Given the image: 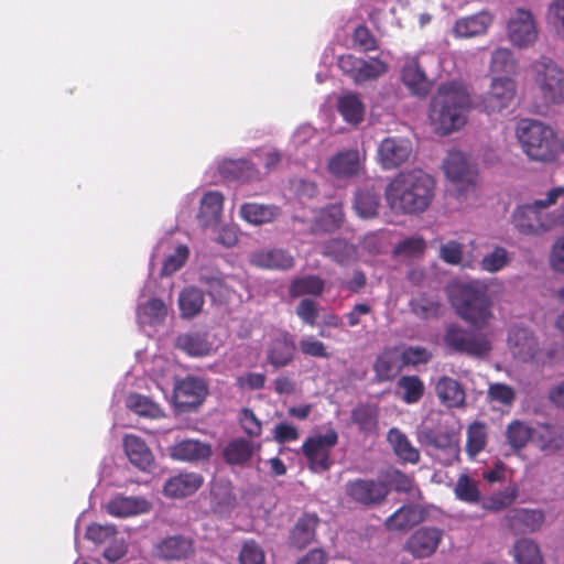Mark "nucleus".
Returning <instances> with one entry per match:
<instances>
[{
  "label": "nucleus",
  "instance_id": "f257e3e1",
  "mask_svg": "<svg viewBox=\"0 0 564 564\" xmlns=\"http://www.w3.org/2000/svg\"><path fill=\"white\" fill-rule=\"evenodd\" d=\"M435 192L434 178L422 170L401 172L388 184L387 203L403 214H420L429 208Z\"/></svg>",
  "mask_w": 564,
  "mask_h": 564
},
{
  "label": "nucleus",
  "instance_id": "f03ea898",
  "mask_svg": "<svg viewBox=\"0 0 564 564\" xmlns=\"http://www.w3.org/2000/svg\"><path fill=\"white\" fill-rule=\"evenodd\" d=\"M470 107V95L463 83H443L431 99L429 119L437 133L449 134L465 126Z\"/></svg>",
  "mask_w": 564,
  "mask_h": 564
},
{
  "label": "nucleus",
  "instance_id": "7ed1b4c3",
  "mask_svg": "<svg viewBox=\"0 0 564 564\" xmlns=\"http://www.w3.org/2000/svg\"><path fill=\"white\" fill-rule=\"evenodd\" d=\"M563 196L564 186H555L546 192L544 198L518 205L511 215L514 229L522 236L538 238L564 224L562 215L550 210Z\"/></svg>",
  "mask_w": 564,
  "mask_h": 564
},
{
  "label": "nucleus",
  "instance_id": "20e7f679",
  "mask_svg": "<svg viewBox=\"0 0 564 564\" xmlns=\"http://www.w3.org/2000/svg\"><path fill=\"white\" fill-rule=\"evenodd\" d=\"M451 303L456 314L475 329L487 327L494 318L492 300L488 286L481 281L458 285L451 296Z\"/></svg>",
  "mask_w": 564,
  "mask_h": 564
},
{
  "label": "nucleus",
  "instance_id": "39448f33",
  "mask_svg": "<svg viewBox=\"0 0 564 564\" xmlns=\"http://www.w3.org/2000/svg\"><path fill=\"white\" fill-rule=\"evenodd\" d=\"M516 134L523 153L531 161L550 163L556 160L558 142L550 126L535 119H522Z\"/></svg>",
  "mask_w": 564,
  "mask_h": 564
},
{
  "label": "nucleus",
  "instance_id": "423d86ee",
  "mask_svg": "<svg viewBox=\"0 0 564 564\" xmlns=\"http://www.w3.org/2000/svg\"><path fill=\"white\" fill-rule=\"evenodd\" d=\"M532 79L545 106L564 105V70L551 57L541 56L531 64Z\"/></svg>",
  "mask_w": 564,
  "mask_h": 564
},
{
  "label": "nucleus",
  "instance_id": "0eeeda50",
  "mask_svg": "<svg viewBox=\"0 0 564 564\" xmlns=\"http://www.w3.org/2000/svg\"><path fill=\"white\" fill-rule=\"evenodd\" d=\"M444 343L451 350L473 357L486 356L491 349L486 335L465 329L455 324L446 327Z\"/></svg>",
  "mask_w": 564,
  "mask_h": 564
},
{
  "label": "nucleus",
  "instance_id": "6e6552de",
  "mask_svg": "<svg viewBox=\"0 0 564 564\" xmlns=\"http://www.w3.org/2000/svg\"><path fill=\"white\" fill-rule=\"evenodd\" d=\"M337 443L338 433L333 427L325 434L310 436L304 441L302 452L313 473H325L330 468V453Z\"/></svg>",
  "mask_w": 564,
  "mask_h": 564
},
{
  "label": "nucleus",
  "instance_id": "1a4fd4ad",
  "mask_svg": "<svg viewBox=\"0 0 564 564\" xmlns=\"http://www.w3.org/2000/svg\"><path fill=\"white\" fill-rule=\"evenodd\" d=\"M517 84L508 77H494L489 89L480 97L478 108L490 115L507 109L516 97Z\"/></svg>",
  "mask_w": 564,
  "mask_h": 564
},
{
  "label": "nucleus",
  "instance_id": "9d476101",
  "mask_svg": "<svg viewBox=\"0 0 564 564\" xmlns=\"http://www.w3.org/2000/svg\"><path fill=\"white\" fill-rule=\"evenodd\" d=\"M346 496L364 507L381 505L389 495L388 486L379 480L357 478L346 482Z\"/></svg>",
  "mask_w": 564,
  "mask_h": 564
},
{
  "label": "nucleus",
  "instance_id": "9b49d317",
  "mask_svg": "<svg viewBox=\"0 0 564 564\" xmlns=\"http://www.w3.org/2000/svg\"><path fill=\"white\" fill-rule=\"evenodd\" d=\"M377 153L382 169L393 170L409 160L412 153V144L405 138L388 137L380 142Z\"/></svg>",
  "mask_w": 564,
  "mask_h": 564
},
{
  "label": "nucleus",
  "instance_id": "f8f14e48",
  "mask_svg": "<svg viewBox=\"0 0 564 564\" xmlns=\"http://www.w3.org/2000/svg\"><path fill=\"white\" fill-rule=\"evenodd\" d=\"M510 41L519 47H528L538 39V30L531 11L519 8L508 22Z\"/></svg>",
  "mask_w": 564,
  "mask_h": 564
},
{
  "label": "nucleus",
  "instance_id": "ddd939ff",
  "mask_svg": "<svg viewBox=\"0 0 564 564\" xmlns=\"http://www.w3.org/2000/svg\"><path fill=\"white\" fill-rule=\"evenodd\" d=\"M443 539V530L422 527L415 530L405 544V550L416 558L430 557L437 550Z\"/></svg>",
  "mask_w": 564,
  "mask_h": 564
},
{
  "label": "nucleus",
  "instance_id": "4468645a",
  "mask_svg": "<svg viewBox=\"0 0 564 564\" xmlns=\"http://www.w3.org/2000/svg\"><path fill=\"white\" fill-rule=\"evenodd\" d=\"M207 394L205 383L195 377H186L174 389L175 404L181 410H191L199 405Z\"/></svg>",
  "mask_w": 564,
  "mask_h": 564
},
{
  "label": "nucleus",
  "instance_id": "2eb2a0df",
  "mask_svg": "<svg viewBox=\"0 0 564 564\" xmlns=\"http://www.w3.org/2000/svg\"><path fill=\"white\" fill-rule=\"evenodd\" d=\"M296 346L293 337L283 332L273 337L267 348V361L275 369L289 366L295 357Z\"/></svg>",
  "mask_w": 564,
  "mask_h": 564
},
{
  "label": "nucleus",
  "instance_id": "dca6fc26",
  "mask_svg": "<svg viewBox=\"0 0 564 564\" xmlns=\"http://www.w3.org/2000/svg\"><path fill=\"white\" fill-rule=\"evenodd\" d=\"M533 445L546 456L564 451V427L556 424H541L534 429Z\"/></svg>",
  "mask_w": 564,
  "mask_h": 564
},
{
  "label": "nucleus",
  "instance_id": "f3484780",
  "mask_svg": "<svg viewBox=\"0 0 564 564\" xmlns=\"http://www.w3.org/2000/svg\"><path fill=\"white\" fill-rule=\"evenodd\" d=\"M174 460L196 463L207 460L212 456V446L206 442L194 438H183L169 448Z\"/></svg>",
  "mask_w": 564,
  "mask_h": 564
},
{
  "label": "nucleus",
  "instance_id": "a211bd4d",
  "mask_svg": "<svg viewBox=\"0 0 564 564\" xmlns=\"http://www.w3.org/2000/svg\"><path fill=\"white\" fill-rule=\"evenodd\" d=\"M155 555L163 560L181 561L194 554V542L184 535H172L161 540L154 547Z\"/></svg>",
  "mask_w": 564,
  "mask_h": 564
},
{
  "label": "nucleus",
  "instance_id": "6ab92c4d",
  "mask_svg": "<svg viewBox=\"0 0 564 564\" xmlns=\"http://www.w3.org/2000/svg\"><path fill=\"white\" fill-rule=\"evenodd\" d=\"M319 519L316 514L305 513L300 517L290 531L288 545L301 551L313 543L316 539V528Z\"/></svg>",
  "mask_w": 564,
  "mask_h": 564
},
{
  "label": "nucleus",
  "instance_id": "aec40b11",
  "mask_svg": "<svg viewBox=\"0 0 564 564\" xmlns=\"http://www.w3.org/2000/svg\"><path fill=\"white\" fill-rule=\"evenodd\" d=\"M401 79L411 94L420 98L426 97L432 88V82L416 58H410L403 64Z\"/></svg>",
  "mask_w": 564,
  "mask_h": 564
},
{
  "label": "nucleus",
  "instance_id": "412c9836",
  "mask_svg": "<svg viewBox=\"0 0 564 564\" xmlns=\"http://www.w3.org/2000/svg\"><path fill=\"white\" fill-rule=\"evenodd\" d=\"M203 482L204 477L198 473H180L165 481L163 494L174 499L185 498L195 494Z\"/></svg>",
  "mask_w": 564,
  "mask_h": 564
},
{
  "label": "nucleus",
  "instance_id": "4be33fe9",
  "mask_svg": "<svg viewBox=\"0 0 564 564\" xmlns=\"http://www.w3.org/2000/svg\"><path fill=\"white\" fill-rule=\"evenodd\" d=\"M492 15L488 11L459 18L455 21L452 33L456 39H468L482 35L492 23Z\"/></svg>",
  "mask_w": 564,
  "mask_h": 564
},
{
  "label": "nucleus",
  "instance_id": "5701e85b",
  "mask_svg": "<svg viewBox=\"0 0 564 564\" xmlns=\"http://www.w3.org/2000/svg\"><path fill=\"white\" fill-rule=\"evenodd\" d=\"M506 523L514 533L534 532L544 522V513L540 510L516 508L505 517Z\"/></svg>",
  "mask_w": 564,
  "mask_h": 564
},
{
  "label": "nucleus",
  "instance_id": "b1692460",
  "mask_svg": "<svg viewBox=\"0 0 564 564\" xmlns=\"http://www.w3.org/2000/svg\"><path fill=\"white\" fill-rule=\"evenodd\" d=\"M508 343L512 354L521 361L532 360L536 355L538 341L527 328L512 327L508 334Z\"/></svg>",
  "mask_w": 564,
  "mask_h": 564
},
{
  "label": "nucleus",
  "instance_id": "393cba45",
  "mask_svg": "<svg viewBox=\"0 0 564 564\" xmlns=\"http://www.w3.org/2000/svg\"><path fill=\"white\" fill-rule=\"evenodd\" d=\"M253 267L270 270H289L294 267V258L283 249L258 250L250 256Z\"/></svg>",
  "mask_w": 564,
  "mask_h": 564
},
{
  "label": "nucleus",
  "instance_id": "a878e982",
  "mask_svg": "<svg viewBox=\"0 0 564 564\" xmlns=\"http://www.w3.org/2000/svg\"><path fill=\"white\" fill-rule=\"evenodd\" d=\"M435 393L440 402L446 408H463L466 402V393L456 379L447 376L441 377L435 384Z\"/></svg>",
  "mask_w": 564,
  "mask_h": 564
},
{
  "label": "nucleus",
  "instance_id": "bb28decb",
  "mask_svg": "<svg viewBox=\"0 0 564 564\" xmlns=\"http://www.w3.org/2000/svg\"><path fill=\"white\" fill-rule=\"evenodd\" d=\"M219 173L226 181H257L260 178V172L256 165L243 159L224 160L219 165Z\"/></svg>",
  "mask_w": 564,
  "mask_h": 564
},
{
  "label": "nucleus",
  "instance_id": "cd10ccee",
  "mask_svg": "<svg viewBox=\"0 0 564 564\" xmlns=\"http://www.w3.org/2000/svg\"><path fill=\"white\" fill-rule=\"evenodd\" d=\"M123 448L131 464L139 469L148 470L152 466L154 460L153 454L141 437L127 434L123 437Z\"/></svg>",
  "mask_w": 564,
  "mask_h": 564
},
{
  "label": "nucleus",
  "instance_id": "c85d7f7f",
  "mask_svg": "<svg viewBox=\"0 0 564 564\" xmlns=\"http://www.w3.org/2000/svg\"><path fill=\"white\" fill-rule=\"evenodd\" d=\"M444 172L453 183L473 184V171L467 158L460 151H452L447 154L444 164Z\"/></svg>",
  "mask_w": 564,
  "mask_h": 564
},
{
  "label": "nucleus",
  "instance_id": "c756f323",
  "mask_svg": "<svg viewBox=\"0 0 564 564\" xmlns=\"http://www.w3.org/2000/svg\"><path fill=\"white\" fill-rule=\"evenodd\" d=\"M149 510V501L140 497L118 496L110 500L107 505L108 513L120 518L145 513Z\"/></svg>",
  "mask_w": 564,
  "mask_h": 564
},
{
  "label": "nucleus",
  "instance_id": "7c9ffc66",
  "mask_svg": "<svg viewBox=\"0 0 564 564\" xmlns=\"http://www.w3.org/2000/svg\"><path fill=\"white\" fill-rule=\"evenodd\" d=\"M403 367L400 352L397 349H387L377 357L373 371L378 381H392Z\"/></svg>",
  "mask_w": 564,
  "mask_h": 564
},
{
  "label": "nucleus",
  "instance_id": "2f4dec72",
  "mask_svg": "<svg viewBox=\"0 0 564 564\" xmlns=\"http://www.w3.org/2000/svg\"><path fill=\"white\" fill-rule=\"evenodd\" d=\"M224 207V196L220 192L210 191L204 194L200 200L198 219L203 227H213L218 224Z\"/></svg>",
  "mask_w": 564,
  "mask_h": 564
},
{
  "label": "nucleus",
  "instance_id": "473e14b6",
  "mask_svg": "<svg viewBox=\"0 0 564 564\" xmlns=\"http://www.w3.org/2000/svg\"><path fill=\"white\" fill-rule=\"evenodd\" d=\"M417 440L422 445L431 446L435 449L446 451L454 456H458V443L455 440V435L448 431L423 429L419 432Z\"/></svg>",
  "mask_w": 564,
  "mask_h": 564
},
{
  "label": "nucleus",
  "instance_id": "72a5a7b5",
  "mask_svg": "<svg viewBox=\"0 0 564 564\" xmlns=\"http://www.w3.org/2000/svg\"><path fill=\"white\" fill-rule=\"evenodd\" d=\"M350 420L360 433L372 434L378 429L379 408L368 402L359 403L351 410Z\"/></svg>",
  "mask_w": 564,
  "mask_h": 564
},
{
  "label": "nucleus",
  "instance_id": "f704fd0d",
  "mask_svg": "<svg viewBox=\"0 0 564 564\" xmlns=\"http://www.w3.org/2000/svg\"><path fill=\"white\" fill-rule=\"evenodd\" d=\"M176 346L192 357L208 356L213 351V345L207 334L192 332L182 334L176 338Z\"/></svg>",
  "mask_w": 564,
  "mask_h": 564
},
{
  "label": "nucleus",
  "instance_id": "c9c22d12",
  "mask_svg": "<svg viewBox=\"0 0 564 564\" xmlns=\"http://www.w3.org/2000/svg\"><path fill=\"white\" fill-rule=\"evenodd\" d=\"M422 520V512L414 505L399 508L386 520V528L391 531H405Z\"/></svg>",
  "mask_w": 564,
  "mask_h": 564
},
{
  "label": "nucleus",
  "instance_id": "e433bc0d",
  "mask_svg": "<svg viewBox=\"0 0 564 564\" xmlns=\"http://www.w3.org/2000/svg\"><path fill=\"white\" fill-rule=\"evenodd\" d=\"M329 172L337 177L355 175L359 170V153L357 150H348L334 155L328 162Z\"/></svg>",
  "mask_w": 564,
  "mask_h": 564
},
{
  "label": "nucleus",
  "instance_id": "4c0bfd02",
  "mask_svg": "<svg viewBox=\"0 0 564 564\" xmlns=\"http://www.w3.org/2000/svg\"><path fill=\"white\" fill-rule=\"evenodd\" d=\"M395 388V394L406 404L417 403L425 392L423 380L414 375L400 377Z\"/></svg>",
  "mask_w": 564,
  "mask_h": 564
},
{
  "label": "nucleus",
  "instance_id": "58836bf2",
  "mask_svg": "<svg viewBox=\"0 0 564 564\" xmlns=\"http://www.w3.org/2000/svg\"><path fill=\"white\" fill-rule=\"evenodd\" d=\"M205 297L202 290L195 286L185 288L178 295V307L183 318H193L204 306Z\"/></svg>",
  "mask_w": 564,
  "mask_h": 564
},
{
  "label": "nucleus",
  "instance_id": "ea45409f",
  "mask_svg": "<svg viewBox=\"0 0 564 564\" xmlns=\"http://www.w3.org/2000/svg\"><path fill=\"white\" fill-rule=\"evenodd\" d=\"M388 441L397 456L403 462L416 464L420 460L419 451L399 429L393 427L388 432Z\"/></svg>",
  "mask_w": 564,
  "mask_h": 564
},
{
  "label": "nucleus",
  "instance_id": "a19ab883",
  "mask_svg": "<svg viewBox=\"0 0 564 564\" xmlns=\"http://www.w3.org/2000/svg\"><path fill=\"white\" fill-rule=\"evenodd\" d=\"M253 442L246 438H236L224 448V459L230 465H242L247 463L254 453Z\"/></svg>",
  "mask_w": 564,
  "mask_h": 564
},
{
  "label": "nucleus",
  "instance_id": "79ce46f5",
  "mask_svg": "<svg viewBox=\"0 0 564 564\" xmlns=\"http://www.w3.org/2000/svg\"><path fill=\"white\" fill-rule=\"evenodd\" d=\"M279 214V208L272 205L257 203H245L240 207L242 219L253 225H261L272 221Z\"/></svg>",
  "mask_w": 564,
  "mask_h": 564
},
{
  "label": "nucleus",
  "instance_id": "37998d69",
  "mask_svg": "<svg viewBox=\"0 0 564 564\" xmlns=\"http://www.w3.org/2000/svg\"><path fill=\"white\" fill-rule=\"evenodd\" d=\"M409 306L411 312L422 319L437 318L441 315V302L436 296L426 293L413 297Z\"/></svg>",
  "mask_w": 564,
  "mask_h": 564
},
{
  "label": "nucleus",
  "instance_id": "c03bdc74",
  "mask_svg": "<svg viewBox=\"0 0 564 564\" xmlns=\"http://www.w3.org/2000/svg\"><path fill=\"white\" fill-rule=\"evenodd\" d=\"M338 111L347 122L357 126L364 120L365 105L357 95L348 94L339 98Z\"/></svg>",
  "mask_w": 564,
  "mask_h": 564
},
{
  "label": "nucleus",
  "instance_id": "a18cd8bd",
  "mask_svg": "<svg viewBox=\"0 0 564 564\" xmlns=\"http://www.w3.org/2000/svg\"><path fill=\"white\" fill-rule=\"evenodd\" d=\"M380 195L370 188L359 189L356 193L354 208L362 218H372L378 214Z\"/></svg>",
  "mask_w": 564,
  "mask_h": 564
},
{
  "label": "nucleus",
  "instance_id": "49530a36",
  "mask_svg": "<svg viewBox=\"0 0 564 564\" xmlns=\"http://www.w3.org/2000/svg\"><path fill=\"white\" fill-rule=\"evenodd\" d=\"M466 435V453L470 458H475L487 445V426L482 422H473Z\"/></svg>",
  "mask_w": 564,
  "mask_h": 564
},
{
  "label": "nucleus",
  "instance_id": "de8ad7c7",
  "mask_svg": "<svg viewBox=\"0 0 564 564\" xmlns=\"http://www.w3.org/2000/svg\"><path fill=\"white\" fill-rule=\"evenodd\" d=\"M534 430L525 423L514 420L507 427V440L509 445L516 449H522L529 441L533 443Z\"/></svg>",
  "mask_w": 564,
  "mask_h": 564
},
{
  "label": "nucleus",
  "instance_id": "09e8293b",
  "mask_svg": "<svg viewBox=\"0 0 564 564\" xmlns=\"http://www.w3.org/2000/svg\"><path fill=\"white\" fill-rule=\"evenodd\" d=\"M454 494L458 500L470 505L478 503L481 500L477 481L466 474L458 477Z\"/></svg>",
  "mask_w": 564,
  "mask_h": 564
},
{
  "label": "nucleus",
  "instance_id": "8fccbe9b",
  "mask_svg": "<svg viewBox=\"0 0 564 564\" xmlns=\"http://www.w3.org/2000/svg\"><path fill=\"white\" fill-rule=\"evenodd\" d=\"M513 552L517 564H543L540 549L531 540L521 539L517 541Z\"/></svg>",
  "mask_w": 564,
  "mask_h": 564
},
{
  "label": "nucleus",
  "instance_id": "3c124183",
  "mask_svg": "<svg viewBox=\"0 0 564 564\" xmlns=\"http://www.w3.org/2000/svg\"><path fill=\"white\" fill-rule=\"evenodd\" d=\"M517 498L514 488H507L502 491L492 494L491 496L481 498V508L486 511L498 512L510 507Z\"/></svg>",
  "mask_w": 564,
  "mask_h": 564
},
{
  "label": "nucleus",
  "instance_id": "603ef678",
  "mask_svg": "<svg viewBox=\"0 0 564 564\" xmlns=\"http://www.w3.org/2000/svg\"><path fill=\"white\" fill-rule=\"evenodd\" d=\"M324 291V281L316 275H306L295 279L290 286L292 296L304 294L321 295Z\"/></svg>",
  "mask_w": 564,
  "mask_h": 564
},
{
  "label": "nucleus",
  "instance_id": "864d4df0",
  "mask_svg": "<svg viewBox=\"0 0 564 564\" xmlns=\"http://www.w3.org/2000/svg\"><path fill=\"white\" fill-rule=\"evenodd\" d=\"M387 70V64L377 57H372L369 61L360 58V65L358 66V70L356 73L355 83H364L377 79Z\"/></svg>",
  "mask_w": 564,
  "mask_h": 564
},
{
  "label": "nucleus",
  "instance_id": "5fc2aeb1",
  "mask_svg": "<svg viewBox=\"0 0 564 564\" xmlns=\"http://www.w3.org/2000/svg\"><path fill=\"white\" fill-rule=\"evenodd\" d=\"M516 68L517 63L510 50L500 47L494 51L490 63L492 73L512 74Z\"/></svg>",
  "mask_w": 564,
  "mask_h": 564
},
{
  "label": "nucleus",
  "instance_id": "6e6d98bb",
  "mask_svg": "<svg viewBox=\"0 0 564 564\" xmlns=\"http://www.w3.org/2000/svg\"><path fill=\"white\" fill-rule=\"evenodd\" d=\"M509 260L506 248L497 246L481 259L480 268L486 272L495 273L502 270L509 263Z\"/></svg>",
  "mask_w": 564,
  "mask_h": 564
},
{
  "label": "nucleus",
  "instance_id": "4d7b16f0",
  "mask_svg": "<svg viewBox=\"0 0 564 564\" xmlns=\"http://www.w3.org/2000/svg\"><path fill=\"white\" fill-rule=\"evenodd\" d=\"M189 250L185 245L178 246L174 253L170 254L163 262L161 269L162 276H169L178 271L186 262Z\"/></svg>",
  "mask_w": 564,
  "mask_h": 564
},
{
  "label": "nucleus",
  "instance_id": "13d9d810",
  "mask_svg": "<svg viewBox=\"0 0 564 564\" xmlns=\"http://www.w3.org/2000/svg\"><path fill=\"white\" fill-rule=\"evenodd\" d=\"M240 564H265V555L262 547L254 540L246 541L239 553Z\"/></svg>",
  "mask_w": 564,
  "mask_h": 564
},
{
  "label": "nucleus",
  "instance_id": "bf43d9fd",
  "mask_svg": "<svg viewBox=\"0 0 564 564\" xmlns=\"http://www.w3.org/2000/svg\"><path fill=\"white\" fill-rule=\"evenodd\" d=\"M129 408L137 414L148 417H158L161 409L147 397L133 394L129 398Z\"/></svg>",
  "mask_w": 564,
  "mask_h": 564
},
{
  "label": "nucleus",
  "instance_id": "052dcab7",
  "mask_svg": "<svg viewBox=\"0 0 564 564\" xmlns=\"http://www.w3.org/2000/svg\"><path fill=\"white\" fill-rule=\"evenodd\" d=\"M354 44L362 52H371L378 48V42L371 31L364 24L358 25L352 33Z\"/></svg>",
  "mask_w": 564,
  "mask_h": 564
},
{
  "label": "nucleus",
  "instance_id": "680f3d73",
  "mask_svg": "<svg viewBox=\"0 0 564 564\" xmlns=\"http://www.w3.org/2000/svg\"><path fill=\"white\" fill-rule=\"evenodd\" d=\"M425 250V241L420 236L406 237L394 247L393 252L395 254L403 256H420Z\"/></svg>",
  "mask_w": 564,
  "mask_h": 564
},
{
  "label": "nucleus",
  "instance_id": "e2e57ef3",
  "mask_svg": "<svg viewBox=\"0 0 564 564\" xmlns=\"http://www.w3.org/2000/svg\"><path fill=\"white\" fill-rule=\"evenodd\" d=\"M400 355L403 366H417L421 364H427L432 358V354L425 347L421 346H410L403 349Z\"/></svg>",
  "mask_w": 564,
  "mask_h": 564
},
{
  "label": "nucleus",
  "instance_id": "0e129e2a",
  "mask_svg": "<svg viewBox=\"0 0 564 564\" xmlns=\"http://www.w3.org/2000/svg\"><path fill=\"white\" fill-rule=\"evenodd\" d=\"M488 398L502 405H511L516 399V392L512 387L496 382L489 386Z\"/></svg>",
  "mask_w": 564,
  "mask_h": 564
},
{
  "label": "nucleus",
  "instance_id": "69168bd1",
  "mask_svg": "<svg viewBox=\"0 0 564 564\" xmlns=\"http://www.w3.org/2000/svg\"><path fill=\"white\" fill-rule=\"evenodd\" d=\"M199 281L206 286V291L210 297L224 299L229 294V290L224 278L216 275H200Z\"/></svg>",
  "mask_w": 564,
  "mask_h": 564
},
{
  "label": "nucleus",
  "instance_id": "338daca9",
  "mask_svg": "<svg viewBox=\"0 0 564 564\" xmlns=\"http://www.w3.org/2000/svg\"><path fill=\"white\" fill-rule=\"evenodd\" d=\"M343 219L344 214L341 208L338 206H330L322 213L317 221V226L325 231H332L340 226Z\"/></svg>",
  "mask_w": 564,
  "mask_h": 564
},
{
  "label": "nucleus",
  "instance_id": "774afa93",
  "mask_svg": "<svg viewBox=\"0 0 564 564\" xmlns=\"http://www.w3.org/2000/svg\"><path fill=\"white\" fill-rule=\"evenodd\" d=\"M464 246L455 240L443 243L440 248V258L447 264L458 265L463 260Z\"/></svg>",
  "mask_w": 564,
  "mask_h": 564
}]
</instances>
